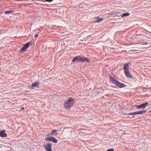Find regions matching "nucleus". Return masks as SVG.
Listing matches in <instances>:
<instances>
[{"label": "nucleus", "mask_w": 151, "mask_h": 151, "mask_svg": "<svg viewBox=\"0 0 151 151\" xmlns=\"http://www.w3.org/2000/svg\"><path fill=\"white\" fill-rule=\"evenodd\" d=\"M45 140L47 141H52L55 143L58 142V140L53 137H47L45 138Z\"/></svg>", "instance_id": "39448f33"}, {"label": "nucleus", "mask_w": 151, "mask_h": 151, "mask_svg": "<svg viewBox=\"0 0 151 151\" xmlns=\"http://www.w3.org/2000/svg\"><path fill=\"white\" fill-rule=\"evenodd\" d=\"M129 63H125L124 65L123 70H124V73L126 76L129 78H132V76L129 73Z\"/></svg>", "instance_id": "f03ea898"}, {"label": "nucleus", "mask_w": 151, "mask_h": 151, "mask_svg": "<svg viewBox=\"0 0 151 151\" xmlns=\"http://www.w3.org/2000/svg\"><path fill=\"white\" fill-rule=\"evenodd\" d=\"M149 104L148 102H146L139 105L140 109L142 108L144 109Z\"/></svg>", "instance_id": "9d476101"}, {"label": "nucleus", "mask_w": 151, "mask_h": 151, "mask_svg": "<svg viewBox=\"0 0 151 151\" xmlns=\"http://www.w3.org/2000/svg\"><path fill=\"white\" fill-rule=\"evenodd\" d=\"M6 131L5 130H3V131H1L0 132V136L1 137H6L7 134L5 133Z\"/></svg>", "instance_id": "9b49d317"}, {"label": "nucleus", "mask_w": 151, "mask_h": 151, "mask_svg": "<svg viewBox=\"0 0 151 151\" xmlns=\"http://www.w3.org/2000/svg\"><path fill=\"white\" fill-rule=\"evenodd\" d=\"M39 83L37 81L35 83H33L32 84V87H37L39 86Z\"/></svg>", "instance_id": "ddd939ff"}, {"label": "nucleus", "mask_w": 151, "mask_h": 151, "mask_svg": "<svg viewBox=\"0 0 151 151\" xmlns=\"http://www.w3.org/2000/svg\"><path fill=\"white\" fill-rule=\"evenodd\" d=\"M31 44L30 42H28L25 44L23 47L20 49V51L21 52H24L26 51L27 49L29 47V45Z\"/></svg>", "instance_id": "20e7f679"}, {"label": "nucleus", "mask_w": 151, "mask_h": 151, "mask_svg": "<svg viewBox=\"0 0 151 151\" xmlns=\"http://www.w3.org/2000/svg\"><path fill=\"white\" fill-rule=\"evenodd\" d=\"M135 107L137 108V109H140L139 105H135Z\"/></svg>", "instance_id": "a211bd4d"}, {"label": "nucleus", "mask_w": 151, "mask_h": 151, "mask_svg": "<svg viewBox=\"0 0 151 151\" xmlns=\"http://www.w3.org/2000/svg\"><path fill=\"white\" fill-rule=\"evenodd\" d=\"M1 31H0V34H1Z\"/></svg>", "instance_id": "b1692460"}, {"label": "nucleus", "mask_w": 151, "mask_h": 151, "mask_svg": "<svg viewBox=\"0 0 151 151\" xmlns=\"http://www.w3.org/2000/svg\"><path fill=\"white\" fill-rule=\"evenodd\" d=\"M129 15V12H126L123 13L121 16V17H127Z\"/></svg>", "instance_id": "4468645a"}, {"label": "nucleus", "mask_w": 151, "mask_h": 151, "mask_svg": "<svg viewBox=\"0 0 151 151\" xmlns=\"http://www.w3.org/2000/svg\"><path fill=\"white\" fill-rule=\"evenodd\" d=\"M114 149L113 148H111L110 149H109L107 151H114Z\"/></svg>", "instance_id": "6ab92c4d"}, {"label": "nucleus", "mask_w": 151, "mask_h": 151, "mask_svg": "<svg viewBox=\"0 0 151 151\" xmlns=\"http://www.w3.org/2000/svg\"><path fill=\"white\" fill-rule=\"evenodd\" d=\"M74 99L70 98L64 102V106L65 109H70L73 106L74 102Z\"/></svg>", "instance_id": "f257e3e1"}, {"label": "nucleus", "mask_w": 151, "mask_h": 151, "mask_svg": "<svg viewBox=\"0 0 151 151\" xmlns=\"http://www.w3.org/2000/svg\"><path fill=\"white\" fill-rule=\"evenodd\" d=\"M141 114L140 111H135L134 112L129 113L128 114V115L130 116V115H136V114Z\"/></svg>", "instance_id": "f8f14e48"}, {"label": "nucleus", "mask_w": 151, "mask_h": 151, "mask_svg": "<svg viewBox=\"0 0 151 151\" xmlns=\"http://www.w3.org/2000/svg\"><path fill=\"white\" fill-rule=\"evenodd\" d=\"M38 33H37V34H36L35 35V36L34 37H35V38L37 37L38 36Z\"/></svg>", "instance_id": "4be33fe9"}, {"label": "nucleus", "mask_w": 151, "mask_h": 151, "mask_svg": "<svg viewBox=\"0 0 151 151\" xmlns=\"http://www.w3.org/2000/svg\"><path fill=\"white\" fill-rule=\"evenodd\" d=\"M53 0H45V1L48 2H51Z\"/></svg>", "instance_id": "aec40b11"}, {"label": "nucleus", "mask_w": 151, "mask_h": 151, "mask_svg": "<svg viewBox=\"0 0 151 151\" xmlns=\"http://www.w3.org/2000/svg\"><path fill=\"white\" fill-rule=\"evenodd\" d=\"M148 44V42H144L143 43V45H147Z\"/></svg>", "instance_id": "412c9836"}, {"label": "nucleus", "mask_w": 151, "mask_h": 151, "mask_svg": "<svg viewBox=\"0 0 151 151\" xmlns=\"http://www.w3.org/2000/svg\"><path fill=\"white\" fill-rule=\"evenodd\" d=\"M24 109V107H22L21 108V110H23Z\"/></svg>", "instance_id": "5701e85b"}, {"label": "nucleus", "mask_w": 151, "mask_h": 151, "mask_svg": "<svg viewBox=\"0 0 151 151\" xmlns=\"http://www.w3.org/2000/svg\"><path fill=\"white\" fill-rule=\"evenodd\" d=\"M111 81L114 84L116 85L117 86L120 88H122L126 86V85L119 81L115 79L114 78L111 77L110 78Z\"/></svg>", "instance_id": "7ed1b4c3"}, {"label": "nucleus", "mask_w": 151, "mask_h": 151, "mask_svg": "<svg viewBox=\"0 0 151 151\" xmlns=\"http://www.w3.org/2000/svg\"><path fill=\"white\" fill-rule=\"evenodd\" d=\"M147 109H145V110H143L142 111H140L141 114H143L145 113L146 112H147Z\"/></svg>", "instance_id": "f3484780"}, {"label": "nucleus", "mask_w": 151, "mask_h": 151, "mask_svg": "<svg viewBox=\"0 0 151 151\" xmlns=\"http://www.w3.org/2000/svg\"><path fill=\"white\" fill-rule=\"evenodd\" d=\"M86 62L88 63L90 62V60L88 58L84 57V56H81L80 58V62Z\"/></svg>", "instance_id": "0eeeda50"}, {"label": "nucleus", "mask_w": 151, "mask_h": 151, "mask_svg": "<svg viewBox=\"0 0 151 151\" xmlns=\"http://www.w3.org/2000/svg\"><path fill=\"white\" fill-rule=\"evenodd\" d=\"M80 56H77L74 57L72 60V62H80Z\"/></svg>", "instance_id": "6e6552de"}, {"label": "nucleus", "mask_w": 151, "mask_h": 151, "mask_svg": "<svg viewBox=\"0 0 151 151\" xmlns=\"http://www.w3.org/2000/svg\"><path fill=\"white\" fill-rule=\"evenodd\" d=\"M52 146L51 144L50 143H47L44 146L45 150L47 151H52Z\"/></svg>", "instance_id": "423d86ee"}, {"label": "nucleus", "mask_w": 151, "mask_h": 151, "mask_svg": "<svg viewBox=\"0 0 151 151\" xmlns=\"http://www.w3.org/2000/svg\"><path fill=\"white\" fill-rule=\"evenodd\" d=\"M13 12V11H6L4 12V13L6 14H11Z\"/></svg>", "instance_id": "dca6fc26"}, {"label": "nucleus", "mask_w": 151, "mask_h": 151, "mask_svg": "<svg viewBox=\"0 0 151 151\" xmlns=\"http://www.w3.org/2000/svg\"><path fill=\"white\" fill-rule=\"evenodd\" d=\"M103 19V18H100L97 17L96 21L97 22H101Z\"/></svg>", "instance_id": "2eb2a0df"}, {"label": "nucleus", "mask_w": 151, "mask_h": 151, "mask_svg": "<svg viewBox=\"0 0 151 151\" xmlns=\"http://www.w3.org/2000/svg\"><path fill=\"white\" fill-rule=\"evenodd\" d=\"M58 130L56 129H53L52 130L51 132L49 133L48 134V135H56L58 134V133L57 132Z\"/></svg>", "instance_id": "1a4fd4ad"}]
</instances>
